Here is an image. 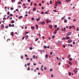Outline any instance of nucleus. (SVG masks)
Here are the masks:
<instances>
[{
  "label": "nucleus",
  "mask_w": 79,
  "mask_h": 79,
  "mask_svg": "<svg viewBox=\"0 0 79 79\" xmlns=\"http://www.w3.org/2000/svg\"><path fill=\"white\" fill-rule=\"evenodd\" d=\"M28 16V15L27 14L25 15V17H26V16Z\"/></svg>",
  "instance_id": "nucleus-53"
},
{
  "label": "nucleus",
  "mask_w": 79,
  "mask_h": 79,
  "mask_svg": "<svg viewBox=\"0 0 79 79\" xmlns=\"http://www.w3.org/2000/svg\"><path fill=\"white\" fill-rule=\"evenodd\" d=\"M41 14H42V15H44V12L41 11Z\"/></svg>",
  "instance_id": "nucleus-43"
},
{
  "label": "nucleus",
  "mask_w": 79,
  "mask_h": 79,
  "mask_svg": "<svg viewBox=\"0 0 79 79\" xmlns=\"http://www.w3.org/2000/svg\"><path fill=\"white\" fill-rule=\"evenodd\" d=\"M44 70H46V69H47V67H44Z\"/></svg>",
  "instance_id": "nucleus-35"
},
{
  "label": "nucleus",
  "mask_w": 79,
  "mask_h": 79,
  "mask_svg": "<svg viewBox=\"0 0 79 79\" xmlns=\"http://www.w3.org/2000/svg\"><path fill=\"white\" fill-rule=\"evenodd\" d=\"M35 55H34L33 56V58L34 59H35Z\"/></svg>",
  "instance_id": "nucleus-30"
},
{
  "label": "nucleus",
  "mask_w": 79,
  "mask_h": 79,
  "mask_svg": "<svg viewBox=\"0 0 79 79\" xmlns=\"http://www.w3.org/2000/svg\"><path fill=\"white\" fill-rule=\"evenodd\" d=\"M25 38L24 36H23L22 38V40H24V39Z\"/></svg>",
  "instance_id": "nucleus-45"
},
{
  "label": "nucleus",
  "mask_w": 79,
  "mask_h": 79,
  "mask_svg": "<svg viewBox=\"0 0 79 79\" xmlns=\"http://www.w3.org/2000/svg\"><path fill=\"white\" fill-rule=\"evenodd\" d=\"M59 29H59V28L57 27V31H58V30H59Z\"/></svg>",
  "instance_id": "nucleus-55"
},
{
  "label": "nucleus",
  "mask_w": 79,
  "mask_h": 79,
  "mask_svg": "<svg viewBox=\"0 0 79 79\" xmlns=\"http://www.w3.org/2000/svg\"><path fill=\"white\" fill-rule=\"evenodd\" d=\"M36 10V8L35 7L33 9V11H35Z\"/></svg>",
  "instance_id": "nucleus-15"
},
{
  "label": "nucleus",
  "mask_w": 79,
  "mask_h": 79,
  "mask_svg": "<svg viewBox=\"0 0 79 79\" xmlns=\"http://www.w3.org/2000/svg\"><path fill=\"white\" fill-rule=\"evenodd\" d=\"M57 27V25H55V27L56 28Z\"/></svg>",
  "instance_id": "nucleus-58"
},
{
  "label": "nucleus",
  "mask_w": 79,
  "mask_h": 79,
  "mask_svg": "<svg viewBox=\"0 0 79 79\" xmlns=\"http://www.w3.org/2000/svg\"><path fill=\"white\" fill-rule=\"evenodd\" d=\"M77 31H79V28H77Z\"/></svg>",
  "instance_id": "nucleus-38"
},
{
  "label": "nucleus",
  "mask_w": 79,
  "mask_h": 79,
  "mask_svg": "<svg viewBox=\"0 0 79 79\" xmlns=\"http://www.w3.org/2000/svg\"><path fill=\"white\" fill-rule=\"evenodd\" d=\"M50 55H52V52H50Z\"/></svg>",
  "instance_id": "nucleus-64"
},
{
  "label": "nucleus",
  "mask_w": 79,
  "mask_h": 79,
  "mask_svg": "<svg viewBox=\"0 0 79 79\" xmlns=\"http://www.w3.org/2000/svg\"><path fill=\"white\" fill-rule=\"evenodd\" d=\"M50 69V72H51V71H53V69Z\"/></svg>",
  "instance_id": "nucleus-37"
},
{
  "label": "nucleus",
  "mask_w": 79,
  "mask_h": 79,
  "mask_svg": "<svg viewBox=\"0 0 79 79\" xmlns=\"http://www.w3.org/2000/svg\"><path fill=\"white\" fill-rule=\"evenodd\" d=\"M9 27H14V24L11 25V24H9Z\"/></svg>",
  "instance_id": "nucleus-4"
},
{
  "label": "nucleus",
  "mask_w": 79,
  "mask_h": 79,
  "mask_svg": "<svg viewBox=\"0 0 79 79\" xmlns=\"http://www.w3.org/2000/svg\"><path fill=\"white\" fill-rule=\"evenodd\" d=\"M74 73H77V70L76 69H75L73 70Z\"/></svg>",
  "instance_id": "nucleus-3"
},
{
  "label": "nucleus",
  "mask_w": 79,
  "mask_h": 79,
  "mask_svg": "<svg viewBox=\"0 0 79 79\" xmlns=\"http://www.w3.org/2000/svg\"><path fill=\"white\" fill-rule=\"evenodd\" d=\"M61 44V41H59L58 42V44H59V45H60V44Z\"/></svg>",
  "instance_id": "nucleus-19"
},
{
  "label": "nucleus",
  "mask_w": 79,
  "mask_h": 79,
  "mask_svg": "<svg viewBox=\"0 0 79 79\" xmlns=\"http://www.w3.org/2000/svg\"><path fill=\"white\" fill-rule=\"evenodd\" d=\"M3 20H6V19L5 18H4L3 19Z\"/></svg>",
  "instance_id": "nucleus-54"
},
{
  "label": "nucleus",
  "mask_w": 79,
  "mask_h": 79,
  "mask_svg": "<svg viewBox=\"0 0 79 79\" xmlns=\"http://www.w3.org/2000/svg\"><path fill=\"white\" fill-rule=\"evenodd\" d=\"M39 24L40 25V24L44 25V24H45V22H41L39 23Z\"/></svg>",
  "instance_id": "nucleus-1"
},
{
  "label": "nucleus",
  "mask_w": 79,
  "mask_h": 79,
  "mask_svg": "<svg viewBox=\"0 0 79 79\" xmlns=\"http://www.w3.org/2000/svg\"><path fill=\"white\" fill-rule=\"evenodd\" d=\"M29 70H30V67H28L27 69V71H29Z\"/></svg>",
  "instance_id": "nucleus-28"
},
{
  "label": "nucleus",
  "mask_w": 79,
  "mask_h": 79,
  "mask_svg": "<svg viewBox=\"0 0 79 79\" xmlns=\"http://www.w3.org/2000/svg\"><path fill=\"white\" fill-rule=\"evenodd\" d=\"M10 16H13V14H10Z\"/></svg>",
  "instance_id": "nucleus-47"
},
{
  "label": "nucleus",
  "mask_w": 79,
  "mask_h": 79,
  "mask_svg": "<svg viewBox=\"0 0 79 79\" xmlns=\"http://www.w3.org/2000/svg\"><path fill=\"white\" fill-rule=\"evenodd\" d=\"M36 20H37V21H39L40 20V18H39L37 19H36Z\"/></svg>",
  "instance_id": "nucleus-14"
},
{
  "label": "nucleus",
  "mask_w": 79,
  "mask_h": 79,
  "mask_svg": "<svg viewBox=\"0 0 79 79\" xmlns=\"http://www.w3.org/2000/svg\"><path fill=\"white\" fill-rule=\"evenodd\" d=\"M68 22V20L66 19H64V23H67Z\"/></svg>",
  "instance_id": "nucleus-13"
},
{
  "label": "nucleus",
  "mask_w": 79,
  "mask_h": 79,
  "mask_svg": "<svg viewBox=\"0 0 79 79\" xmlns=\"http://www.w3.org/2000/svg\"><path fill=\"white\" fill-rule=\"evenodd\" d=\"M57 2L58 4H59V5H60V4H61V2H60V0H57Z\"/></svg>",
  "instance_id": "nucleus-6"
},
{
  "label": "nucleus",
  "mask_w": 79,
  "mask_h": 79,
  "mask_svg": "<svg viewBox=\"0 0 79 79\" xmlns=\"http://www.w3.org/2000/svg\"><path fill=\"white\" fill-rule=\"evenodd\" d=\"M55 3H56V4H55L56 5H58V3H57V2H56Z\"/></svg>",
  "instance_id": "nucleus-48"
},
{
  "label": "nucleus",
  "mask_w": 79,
  "mask_h": 79,
  "mask_svg": "<svg viewBox=\"0 0 79 79\" xmlns=\"http://www.w3.org/2000/svg\"><path fill=\"white\" fill-rule=\"evenodd\" d=\"M39 40V38H37L35 40V41H36V42H37V40Z\"/></svg>",
  "instance_id": "nucleus-23"
},
{
  "label": "nucleus",
  "mask_w": 79,
  "mask_h": 79,
  "mask_svg": "<svg viewBox=\"0 0 79 79\" xmlns=\"http://www.w3.org/2000/svg\"><path fill=\"white\" fill-rule=\"evenodd\" d=\"M30 13H31V11H28V14H29Z\"/></svg>",
  "instance_id": "nucleus-61"
},
{
  "label": "nucleus",
  "mask_w": 79,
  "mask_h": 79,
  "mask_svg": "<svg viewBox=\"0 0 79 79\" xmlns=\"http://www.w3.org/2000/svg\"><path fill=\"white\" fill-rule=\"evenodd\" d=\"M53 11H54V12H56L57 11L56 10H53Z\"/></svg>",
  "instance_id": "nucleus-49"
},
{
  "label": "nucleus",
  "mask_w": 79,
  "mask_h": 79,
  "mask_svg": "<svg viewBox=\"0 0 79 79\" xmlns=\"http://www.w3.org/2000/svg\"><path fill=\"white\" fill-rule=\"evenodd\" d=\"M31 29H34V27L33 26L31 27Z\"/></svg>",
  "instance_id": "nucleus-22"
},
{
  "label": "nucleus",
  "mask_w": 79,
  "mask_h": 79,
  "mask_svg": "<svg viewBox=\"0 0 79 79\" xmlns=\"http://www.w3.org/2000/svg\"><path fill=\"white\" fill-rule=\"evenodd\" d=\"M23 18V16H20L19 17V19H20V18Z\"/></svg>",
  "instance_id": "nucleus-29"
},
{
  "label": "nucleus",
  "mask_w": 79,
  "mask_h": 79,
  "mask_svg": "<svg viewBox=\"0 0 79 79\" xmlns=\"http://www.w3.org/2000/svg\"><path fill=\"white\" fill-rule=\"evenodd\" d=\"M69 76H71V73H69Z\"/></svg>",
  "instance_id": "nucleus-31"
},
{
  "label": "nucleus",
  "mask_w": 79,
  "mask_h": 79,
  "mask_svg": "<svg viewBox=\"0 0 79 79\" xmlns=\"http://www.w3.org/2000/svg\"><path fill=\"white\" fill-rule=\"evenodd\" d=\"M44 48H45L46 49V48H47V47H46V46H44Z\"/></svg>",
  "instance_id": "nucleus-50"
},
{
  "label": "nucleus",
  "mask_w": 79,
  "mask_h": 79,
  "mask_svg": "<svg viewBox=\"0 0 79 79\" xmlns=\"http://www.w3.org/2000/svg\"><path fill=\"white\" fill-rule=\"evenodd\" d=\"M25 56L26 57V58H27V55H26V54H25Z\"/></svg>",
  "instance_id": "nucleus-44"
},
{
  "label": "nucleus",
  "mask_w": 79,
  "mask_h": 79,
  "mask_svg": "<svg viewBox=\"0 0 79 79\" xmlns=\"http://www.w3.org/2000/svg\"><path fill=\"white\" fill-rule=\"evenodd\" d=\"M23 6H26V4H25V3H23Z\"/></svg>",
  "instance_id": "nucleus-52"
},
{
  "label": "nucleus",
  "mask_w": 79,
  "mask_h": 79,
  "mask_svg": "<svg viewBox=\"0 0 79 79\" xmlns=\"http://www.w3.org/2000/svg\"><path fill=\"white\" fill-rule=\"evenodd\" d=\"M69 61H72V58H70L69 59Z\"/></svg>",
  "instance_id": "nucleus-33"
},
{
  "label": "nucleus",
  "mask_w": 79,
  "mask_h": 79,
  "mask_svg": "<svg viewBox=\"0 0 79 79\" xmlns=\"http://www.w3.org/2000/svg\"><path fill=\"white\" fill-rule=\"evenodd\" d=\"M35 26L36 28V29L37 30V29H38V25H35Z\"/></svg>",
  "instance_id": "nucleus-20"
},
{
  "label": "nucleus",
  "mask_w": 79,
  "mask_h": 79,
  "mask_svg": "<svg viewBox=\"0 0 79 79\" xmlns=\"http://www.w3.org/2000/svg\"><path fill=\"white\" fill-rule=\"evenodd\" d=\"M14 23H15V21L13 20H12L11 21V23H12V24Z\"/></svg>",
  "instance_id": "nucleus-21"
},
{
  "label": "nucleus",
  "mask_w": 79,
  "mask_h": 79,
  "mask_svg": "<svg viewBox=\"0 0 79 79\" xmlns=\"http://www.w3.org/2000/svg\"><path fill=\"white\" fill-rule=\"evenodd\" d=\"M61 31H64V32H65V31H66V28H62L61 29Z\"/></svg>",
  "instance_id": "nucleus-5"
},
{
  "label": "nucleus",
  "mask_w": 79,
  "mask_h": 79,
  "mask_svg": "<svg viewBox=\"0 0 79 79\" xmlns=\"http://www.w3.org/2000/svg\"><path fill=\"white\" fill-rule=\"evenodd\" d=\"M30 60H31V61H32V58H31L30 59Z\"/></svg>",
  "instance_id": "nucleus-59"
},
{
  "label": "nucleus",
  "mask_w": 79,
  "mask_h": 79,
  "mask_svg": "<svg viewBox=\"0 0 79 79\" xmlns=\"http://www.w3.org/2000/svg\"><path fill=\"white\" fill-rule=\"evenodd\" d=\"M65 17H66L65 16H64L62 18H61V20H63V19H64V18H65Z\"/></svg>",
  "instance_id": "nucleus-17"
},
{
  "label": "nucleus",
  "mask_w": 79,
  "mask_h": 79,
  "mask_svg": "<svg viewBox=\"0 0 79 79\" xmlns=\"http://www.w3.org/2000/svg\"><path fill=\"white\" fill-rule=\"evenodd\" d=\"M70 1H71V0H66V2H68V3H69Z\"/></svg>",
  "instance_id": "nucleus-16"
},
{
  "label": "nucleus",
  "mask_w": 79,
  "mask_h": 79,
  "mask_svg": "<svg viewBox=\"0 0 79 79\" xmlns=\"http://www.w3.org/2000/svg\"><path fill=\"white\" fill-rule=\"evenodd\" d=\"M21 59H23V56H21Z\"/></svg>",
  "instance_id": "nucleus-46"
},
{
  "label": "nucleus",
  "mask_w": 79,
  "mask_h": 79,
  "mask_svg": "<svg viewBox=\"0 0 79 79\" xmlns=\"http://www.w3.org/2000/svg\"><path fill=\"white\" fill-rule=\"evenodd\" d=\"M69 64H70V65H71V64H72L71 62L70 61L69 62Z\"/></svg>",
  "instance_id": "nucleus-24"
},
{
  "label": "nucleus",
  "mask_w": 79,
  "mask_h": 79,
  "mask_svg": "<svg viewBox=\"0 0 79 79\" xmlns=\"http://www.w3.org/2000/svg\"><path fill=\"white\" fill-rule=\"evenodd\" d=\"M65 40V38L64 37L62 38V40Z\"/></svg>",
  "instance_id": "nucleus-57"
},
{
  "label": "nucleus",
  "mask_w": 79,
  "mask_h": 79,
  "mask_svg": "<svg viewBox=\"0 0 79 79\" xmlns=\"http://www.w3.org/2000/svg\"><path fill=\"white\" fill-rule=\"evenodd\" d=\"M68 43H71V42H72V40H69L68 41Z\"/></svg>",
  "instance_id": "nucleus-7"
},
{
  "label": "nucleus",
  "mask_w": 79,
  "mask_h": 79,
  "mask_svg": "<svg viewBox=\"0 0 79 79\" xmlns=\"http://www.w3.org/2000/svg\"><path fill=\"white\" fill-rule=\"evenodd\" d=\"M71 32H69L66 34V36H68L69 35H70L71 34Z\"/></svg>",
  "instance_id": "nucleus-2"
},
{
  "label": "nucleus",
  "mask_w": 79,
  "mask_h": 79,
  "mask_svg": "<svg viewBox=\"0 0 79 79\" xmlns=\"http://www.w3.org/2000/svg\"><path fill=\"white\" fill-rule=\"evenodd\" d=\"M10 35L12 36H13V32H12L10 33Z\"/></svg>",
  "instance_id": "nucleus-18"
},
{
  "label": "nucleus",
  "mask_w": 79,
  "mask_h": 79,
  "mask_svg": "<svg viewBox=\"0 0 79 79\" xmlns=\"http://www.w3.org/2000/svg\"><path fill=\"white\" fill-rule=\"evenodd\" d=\"M46 23H48L49 22V20L48 19H46Z\"/></svg>",
  "instance_id": "nucleus-9"
},
{
  "label": "nucleus",
  "mask_w": 79,
  "mask_h": 79,
  "mask_svg": "<svg viewBox=\"0 0 79 79\" xmlns=\"http://www.w3.org/2000/svg\"><path fill=\"white\" fill-rule=\"evenodd\" d=\"M57 32V30L56 29H55V31L54 33V34H56V33Z\"/></svg>",
  "instance_id": "nucleus-10"
},
{
  "label": "nucleus",
  "mask_w": 79,
  "mask_h": 79,
  "mask_svg": "<svg viewBox=\"0 0 79 79\" xmlns=\"http://www.w3.org/2000/svg\"><path fill=\"white\" fill-rule=\"evenodd\" d=\"M36 64H35L34 63V66H35Z\"/></svg>",
  "instance_id": "nucleus-62"
},
{
  "label": "nucleus",
  "mask_w": 79,
  "mask_h": 79,
  "mask_svg": "<svg viewBox=\"0 0 79 79\" xmlns=\"http://www.w3.org/2000/svg\"><path fill=\"white\" fill-rule=\"evenodd\" d=\"M30 49L31 50H32V47H30Z\"/></svg>",
  "instance_id": "nucleus-39"
},
{
  "label": "nucleus",
  "mask_w": 79,
  "mask_h": 79,
  "mask_svg": "<svg viewBox=\"0 0 79 79\" xmlns=\"http://www.w3.org/2000/svg\"><path fill=\"white\" fill-rule=\"evenodd\" d=\"M66 40H68V39H70V37L67 36L66 37Z\"/></svg>",
  "instance_id": "nucleus-11"
},
{
  "label": "nucleus",
  "mask_w": 79,
  "mask_h": 79,
  "mask_svg": "<svg viewBox=\"0 0 79 79\" xmlns=\"http://www.w3.org/2000/svg\"><path fill=\"white\" fill-rule=\"evenodd\" d=\"M48 13H47V12H45V14H47V15H48Z\"/></svg>",
  "instance_id": "nucleus-51"
},
{
  "label": "nucleus",
  "mask_w": 79,
  "mask_h": 79,
  "mask_svg": "<svg viewBox=\"0 0 79 79\" xmlns=\"http://www.w3.org/2000/svg\"><path fill=\"white\" fill-rule=\"evenodd\" d=\"M28 33H29V32H27L26 31H25V35H26V34H28Z\"/></svg>",
  "instance_id": "nucleus-27"
},
{
  "label": "nucleus",
  "mask_w": 79,
  "mask_h": 79,
  "mask_svg": "<svg viewBox=\"0 0 79 79\" xmlns=\"http://www.w3.org/2000/svg\"><path fill=\"white\" fill-rule=\"evenodd\" d=\"M28 35H27L25 37L26 39H28Z\"/></svg>",
  "instance_id": "nucleus-26"
},
{
  "label": "nucleus",
  "mask_w": 79,
  "mask_h": 79,
  "mask_svg": "<svg viewBox=\"0 0 79 79\" xmlns=\"http://www.w3.org/2000/svg\"><path fill=\"white\" fill-rule=\"evenodd\" d=\"M72 28V27H71V26H69V29H71Z\"/></svg>",
  "instance_id": "nucleus-34"
},
{
  "label": "nucleus",
  "mask_w": 79,
  "mask_h": 79,
  "mask_svg": "<svg viewBox=\"0 0 79 79\" xmlns=\"http://www.w3.org/2000/svg\"><path fill=\"white\" fill-rule=\"evenodd\" d=\"M7 15H10V12H8L7 13Z\"/></svg>",
  "instance_id": "nucleus-56"
},
{
  "label": "nucleus",
  "mask_w": 79,
  "mask_h": 79,
  "mask_svg": "<svg viewBox=\"0 0 79 79\" xmlns=\"http://www.w3.org/2000/svg\"><path fill=\"white\" fill-rule=\"evenodd\" d=\"M13 9H14L13 8H12V7H11V8H10V10H13Z\"/></svg>",
  "instance_id": "nucleus-41"
},
{
  "label": "nucleus",
  "mask_w": 79,
  "mask_h": 79,
  "mask_svg": "<svg viewBox=\"0 0 79 79\" xmlns=\"http://www.w3.org/2000/svg\"><path fill=\"white\" fill-rule=\"evenodd\" d=\"M30 63H29V64H27V66H29L30 65Z\"/></svg>",
  "instance_id": "nucleus-42"
},
{
  "label": "nucleus",
  "mask_w": 79,
  "mask_h": 79,
  "mask_svg": "<svg viewBox=\"0 0 79 79\" xmlns=\"http://www.w3.org/2000/svg\"><path fill=\"white\" fill-rule=\"evenodd\" d=\"M11 2H15V0H11Z\"/></svg>",
  "instance_id": "nucleus-32"
},
{
  "label": "nucleus",
  "mask_w": 79,
  "mask_h": 79,
  "mask_svg": "<svg viewBox=\"0 0 79 79\" xmlns=\"http://www.w3.org/2000/svg\"><path fill=\"white\" fill-rule=\"evenodd\" d=\"M45 58H48V55L47 54H46L45 56Z\"/></svg>",
  "instance_id": "nucleus-25"
},
{
  "label": "nucleus",
  "mask_w": 79,
  "mask_h": 79,
  "mask_svg": "<svg viewBox=\"0 0 79 79\" xmlns=\"http://www.w3.org/2000/svg\"><path fill=\"white\" fill-rule=\"evenodd\" d=\"M28 2H31V0H27Z\"/></svg>",
  "instance_id": "nucleus-63"
},
{
  "label": "nucleus",
  "mask_w": 79,
  "mask_h": 79,
  "mask_svg": "<svg viewBox=\"0 0 79 79\" xmlns=\"http://www.w3.org/2000/svg\"><path fill=\"white\" fill-rule=\"evenodd\" d=\"M8 26H6L5 27L6 29H8Z\"/></svg>",
  "instance_id": "nucleus-36"
},
{
  "label": "nucleus",
  "mask_w": 79,
  "mask_h": 79,
  "mask_svg": "<svg viewBox=\"0 0 79 79\" xmlns=\"http://www.w3.org/2000/svg\"><path fill=\"white\" fill-rule=\"evenodd\" d=\"M4 27V25H3V24H2L1 26V27L2 29H3Z\"/></svg>",
  "instance_id": "nucleus-8"
},
{
  "label": "nucleus",
  "mask_w": 79,
  "mask_h": 79,
  "mask_svg": "<svg viewBox=\"0 0 79 79\" xmlns=\"http://www.w3.org/2000/svg\"><path fill=\"white\" fill-rule=\"evenodd\" d=\"M34 18H31V20H32V21H34Z\"/></svg>",
  "instance_id": "nucleus-40"
},
{
  "label": "nucleus",
  "mask_w": 79,
  "mask_h": 79,
  "mask_svg": "<svg viewBox=\"0 0 79 79\" xmlns=\"http://www.w3.org/2000/svg\"><path fill=\"white\" fill-rule=\"evenodd\" d=\"M49 27H50V29H52V25H50L49 26Z\"/></svg>",
  "instance_id": "nucleus-12"
},
{
  "label": "nucleus",
  "mask_w": 79,
  "mask_h": 79,
  "mask_svg": "<svg viewBox=\"0 0 79 79\" xmlns=\"http://www.w3.org/2000/svg\"><path fill=\"white\" fill-rule=\"evenodd\" d=\"M51 77H53V75L52 74H51Z\"/></svg>",
  "instance_id": "nucleus-60"
}]
</instances>
